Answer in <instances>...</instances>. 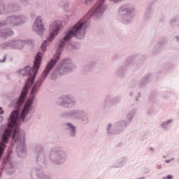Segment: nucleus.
Here are the masks:
<instances>
[{
	"label": "nucleus",
	"mask_w": 179,
	"mask_h": 179,
	"mask_svg": "<svg viewBox=\"0 0 179 179\" xmlns=\"http://www.w3.org/2000/svg\"><path fill=\"white\" fill-rule=\"evenodd\" d=\"M68 160V152L61 147L52 148L49 152V161L57 166L65 164Z\"/></svg>",
	"instance_id": "nucleus-5"
},
{
	"label": "nucleus",
	"mask_w": 179,
	"mask_h": 179,
	"mask_svg": "<svg viewBox=\"0 0 179 179\" xmlns=\"http://www.w3.org/2000/svg\"><path fill=\"white\" fill-rule=\"evenodd\" d=\"M149 150H150V152H155V148H153L152 147H150V148H149Z\"/></svg>",
	"instance_id": "nucleus-42"
},
{
	"label": "nucleus",
	"mask_w": 179,
	"mask_h": 179,
	"mask_svg": "<svg viewBox=\"0 0 179 179\" xmlns=\"http://www.w3.org/2000/svg\"><path fill=\"white\" fill-rule=\"evenodd\" d=\"M93 2H94V0H83V3L87 6H90Z\"/></svg>",
	"instance_id": "nucleus-33"
},
{
	"label": "nucleus",
	"mask_w": 179,
	"mask_h": 179,
	"mask_svg": "<svg viewBox=\"0 0 179 179\" xmlns=\"http://www.w3.org/2000/svg\"><path fill=\"white\" fill-rule=\"evenodd\" d=\"M6 24H10L9 22H8V17L6 18V20L0 21V29L1 27H4Z\"/></svg>",
	"instance_id": "nucleus-30"
},
{
	"label": "nucleus",
	"mask_w": 179,
	"mask_h": 179,
	"mask_svg": "<svg viewBox=\"0 0 179 179\" xmlns=\"http://www.w3.org/2000/svg\"><path fill=\"white\" fill-rule=\"evenodd\" d=\"M162 165H157L156 169H157V170H161V169H162Z\"/></svg>",
	"instance_id": "nucleus-41"
},
{
	"label": "nucleus",
	"mask_w": 179,
	"mask_h": 179,
	"mask_svg": "<svg viewBox=\"0 0 179 179\" xmlns=\"http://www.w3.org/2000/svg\"><path fill=\"white\" fill-rule=\"evenodd\" d=\"M23 42H24V44H28V45L33 44V40L31 39H28L25 41H23Z\"/></svg>",
	"instance_id": "nucleus-36"
},
{
	"label": "nucleus",
	"mask_w": 179,
	"mask_h": 179,
	"mask_svg": "<svg viewBox=\"0 0 179 179\" xmlns=\"http://www.w3.org/2000/svg\"><path fill=\"white\" fill-rule=\"evenodd\" d=\"M9 48V43L8 41L0 44V50H8Z\"/></svg>",
	"instance_id": "nucleus-28"
},
{
	"label": "nucleus",
	"mask_w": 179,
	"mask_h": 179,
	"mask_svg": "<svg viewBox=\"0 0 179 179\" xmlns=\"http://www.w3.org/2000/svg\"><path fill=\"white\" fill-rule=\"evenodd\" d=\"M87 112L80 109H73L60 114L62 118H70L74 121H81L83 124H87Z\"/></svg>",
	"instance_id": "nucleus-6"
},
{
	"label": "nucleus",
	"mask_w": 179,
	"mask_h": 179,
	"mask_svg": "<svg viewBox=\"0 0 179 179\" xmlns=\"http://www.w3.org/2000/svg\"><path fill=\"white\" fill-rule=\"evenodd\" d=\"M174 176L173 175H168L166 177H164L163 179H173Z\"/></svg>",
	"instance_id": "nucleus-38"
},
{
	"label": "nucleus",
	"mask_w": 179,
	"mask_h": 179,
	"mask_svg": "<svg viewBox=\"0 0 179 179\" xmlns=\"http://www.w3.org/2000/svg\"><path fill=\"white\" fill-rule=\"evenodd\" d=\"M127 68L128 67L124 64L117 67L115 71L117 76H119V78H124V75H125V72H127Z\"/></svg>",
	"instance_id": "nucleus-21"
},
{
	"label": "nucleus",
	"mask_w": 179,
	"mask_h": 179,
	"mask_svg": "<svg viewBox=\"0 0 179 179\" xmlns=\"http://www.w3.org/2000/svg\"><path fill=\"white\" fill-rule=\"evenodd\" d=\"M64 127H66L65 130L69 131V136L70 138H76L78 131H76V126L71 122L64 123Z\"/></svg>",
	"instance_id": "nucleus-15"
},
{
	"label": "nucleus",
	"mask_w": 179,
	"mask_h": 179,
	"mask_svg": "<svg viewBox=\"0 0 179 179\" xmlns=\"http://www.w3.org/2000/svg\"><path fill=\"white\" fill-rule=\"evenodd\" d=\"M137 97H138V98L141 97V92H138V93L137 94Z\"/></svg>",
	"instance_id": "nucleus-46"
},
{
	"label": "nucleus",
	"mask_w": 179,
	"mask_h": 179,
	"mask_svg": "<svg viewBox=\"0 0 179 179\" xmlns=\"http://www.w3.org/2000/svg\"><path fill=\"white\" fill-rule=\"evenodd\" d=\"M156 97H157V94L156 93L151 94L150 96V101H151L152 103H155V101H156Z\"/></svg>",
	"instance_id": "nucleus-29"
},
{
	"label": "nucleus",
	"mask_w": 179,
	"mask_h": 179,
	"mask_svg": "<svg viewBox=\"0 0 179 179\" xmlns=\"http://www.w3.org/2000/svg\"><path fill=\"white\" fill-rule=\"evenodd\" d=\"M70 47L71 48V50H79V48H80V43L73 42L71 43Z\"/></svg>",
	"instance_id": "nucleus-27"
},
{
	"label": "nucleus",
	"mask_w": 179,
	"mask_h": 179,
	"mask_svg": "<svg viewBox=\"0 0 179 179\" xmlns=\"http://www.w3.org/2000/svg\"><path fill=\"white\" fill-rule=\"evenodd\" d=\"M136 101H139V97L138 96L136 97Z\"/></svg>",
	"instance_id": "nucleus-48"
},
{
	"label": "nucleus",
	"mask_w": 179,
	"mask_h": 179,
	"mask_svg": "<svg viewBox=\"0 0 179 179\" xmlns=\"http://www.w3.org/2000/svg\"><path fill=\"white\" fill-rule=\"evenodd\" d=\"M153 17V8L148 6L145 12L143 19L144 20H150Z\"/></svg>",
	"instance_id": "nucleus-22"
},
{
	"label": "nucleus",
	"mask_w": 179,
	"mask_h": 179,
	"mask_svg": "<svg viewBox=\"0 0 179 179\" xmlns=\"http://www.w3.org/2000/svg\"><path fill=\"white\" fill-rule=\"evenodd\" d=\"M120 101H121V96H113L108 95L104 99L103 107V108H110L111 106L117 104Z\"/></svg>",
	"instance_id": "nucleus-11"
},
{
	"label": "nucleus",
	"mask_w": 179,
	"mask_h": 179,
	"mask_svg": "<svg viewBox=\"0 0 179 179\" xmlns=\"http://www.w3.org/2000/svg\"><path fill=\"white\" fill-rule=\"evenodd\" d=\"M129 96L130 97H132V96H134V92H129Z\"/></svg>",
	"instance_id": "nucleus-45"
},
{
	"label": "nucleus",
	"mask_w": 179,
	"mask_h": 179,
	"mask_svg": "<svg viewBox=\"0 0 179 179\" xmlns=\"http://www.w3.org/2000/svg\"><path fill=\"white\" fill-rule=\"evenodd\" d=\"M76 103V99L68 95H63L56 99L57 106L63 108H73Z\"/></svg>",
	"instance_id": "nucleus-7"
},
{
	"label": "nucleus",
	"mask_w": 179,
	"mask_h": 179,
	"mask_svg": "<svg viewBox=\"0 0 179 179\" xmlns=\"http://www.w3.org/2000/svg\"><path fill=\"white\" fill-rule=\"evenodd\" d=\"M117 17L122 23H131L135 17V6L128 3L120 6L117 9Z\"/></svg>",
	"instance_id": "nucleus-4"
},
{
	"label": "nucleus",
	"mask_w": 179,
	"mask_h": 179,
	"mask_svg": "<svg viewBox=\"0 0 179 179\" xmlns=\"http://www.w3.org/2000/svg\"><path fill=\"white\" fill-rule=\"evenodd\" d=\"M8 43L9 48H11L12 50H15L16 48L17 50H22V48H24V42L22 40L8 41Z\"/></svg>",
	"instance_id": "nucleus-14"
},
{
	"label": "nucleus",
	"mask_w": 179,
	"mask_h": 179,
	"mask_svg": "<svg viewBox=\"0 0 179 179\" xmlns=\"http://www.w3.org/2000/svg\"><path fill=\"white\" fill-rule=\"evenodd\" d=\"M8 23L12 26H20L24 24L27 21V17L24 15H10L7 19Z\"/></svg>",
	"instance_id": "nucleus-10"
},
{
	"label": "nucleus",
	"mask_w": 179,
	"mask_h": 179,
	"mask_svg": "<svg viewBox=\"0 0 179 179\" xmlns=\"http://www.w3.org/2000/svg\"><path fill=\"white\" fill-rule=\"evenodd\" d=\"M177 162H178V163H179V159H177Z\"/></svg>",
	"instance_id": "nucleus-49"
},
{
	"label": "nucleus",
	"mask_w": 179,
	"mask_h": 179,
	"mask_svg": "<svg viewBox=\"0 0 179 179\" xmlns=\"http://www.w3.org/2000/svg\"><path fill=\"white\" fill-rule=\"evenodd\" d=\"M136 66L137 68H141L146 61V56L145 55H141L139 54H134L130 56H128L126 58L124 65L126 66L127 68L128 66H131V65H134V62L136 61Z\"/></svg>",
	"instance_id": "nucleus-8"
},
{
	"label": "nucleus",
	"mask_w": 179,
	"mask_h": 179,
	"mask_svg": "<svg viewBox=\"0 0 179 179\" xmlns=\"http://www.w3.org/2000/svg\"><path fill=\"white\" fill-rule=\"evenodd\" d=\"M22 5H23V6H29V5H31L30 1L23 0L22 1Z\"/></svg>",
	"instance_id": "nucleus-34"
},
{
	"label": "nucleus",
	"mask_w": 179,
	"mask_h": 179,
	"mask_svg": "<svg viewBox=\"0 0 179 179\" xmlns=\"http://www.w3.org/2000/svg\"><path fill=\"white\" fill-rule=\"evenodd\" d=\"M177 20H178V19L177 18V17H174L173 18H172V19L170 20L171 24H173V23H176V22H177Z\"/></svg>",
	"instance_id": "nucleus-37"
},
{
	"label": "nucleus",
	"mask_w": 179,
	"mask_h": 179,
	"mask_svg": "<svg viewBox=\"0 0 179 179\" xmlns=\"http://www.w3.org/2000/svg\"><path fill=\"white\" fill-rule=\"evenodd\" d=\"M30 177L31 179H48V176L45 175L44 171L40 169H35L30 173Z\"/></svg>",
	"instance_id": "nucleus-12"
},
{
	"label": "nucleus",
	"mask_w": 179,
	"mask_h": 179,
	"mask_svg": "<svg viewBox=\"0 0 179 179\" xmlns=\"http://www.w3.org/2000/svg\"><path fill=\"white\" fill-rule=\"evenodd\" d=\"M35 162L39 167H41V169H45L47 164H48V162L47 161V159H45V155L44 153L35 155Z\"/></svg>",
	"instance_id": "nucleus-13"
},
{
	"label": "nucleus",
	"mask_w": 179,
	"mask_h": 179,
	"mask_svg": "<svg viewBox=\"0 0 179 179\" xmlns=\"http://www.w3.org/2000/svg\"><path fill=\"white\" fill-rule=\"evenodd\" d=\"M6 61V55L3 57L2 59H0V64H3Z\"/></svg>",
	"instance_id": "nucleus-39"
},
{
	"label": "nucleus",
	"mask_w": 179,
	"mask_h": 179,
	"mask_svg": "<svg viewBox=\"0 0 179 179\" xmlns=\"http://www.w3.org/2000/svg\"><path fill=\"white\" fill-rule=\"evenodd\" d=\"M167 44V39L166 38H162L159 43L155 46V48L153 50L154 54H159L160 51L164 48V46Z\"/></svg>",
	"instance_id": "nucleus-18"
},
{
	"label": "nucleus",
	"mask_w": 179,
	"mask_h": 179,
	"mask_svg": "<svg viewBox=\"0 0 179 179\" xmlns=\"http://www.w3.org/2000/svg\"><path fill=\"white\" fill-rule=\"evenodd\" d=\"M171 124H173V120L170 119L169 120H166V122H162L159 125V127L164 131H169Z\"/></svg>",
	"instance_id": "nucleus-23"
},
{
	"label": "nucleus",
	"mask_w": 179,
	"mask_h": 179,
	"mask_svg": "<svg viewBox=\"0 0 179 179\" xmlns=\"http://www.w3.org/2000/svg\"><path fill=\"white\" fill-rule=\"evenodd\" d=\"M136 114V109L134 108L130 110L126 115L125 120H120L115 123L113 125L111 123L108 124L106 127V133L108 135H120L122 134L134 120Z\"/></svg>",
	"instance_id": "nucleus-2"
},
{
	"label": "nucleus",
	"mask_w": 179,
	"mask_h": 179,
	"mask_svg": "<svg viewBox=\"0 0 179 179\" xmlns=\"http://www.w3.org/2000/svg\"><path fill=\"white\" fill-rule=\"evenodd\" d=\"M131 85H133L132 87H134L136 85V81H133Z\"/></svg>",
	"instance_id": "nucleus-43"
},
{
	"label": "nucleus",
	"mask_w": 179,
	"mask_h": 179,
	"mask_svg": "<svg viewBox=\"0 0 179 179\" xmlns=\"http://www.w3.org/2000/svg\"><path fill=\"white\" fill-rule=\"evenodd\" d=\"M15 34V32L10 28L0 30V38H8Z\"/></svg>",
	"instance_id": "nucleus-19"
},
{
	"label": "nucleus",
	"mask_w": 179,
	"mask_h": 179,
	"mask_svg": "<svg viewBox=\"0 0 179 179\" xmlns=\"http://www.w3.org/2000/svg\"><path fill=\"white\" fill-rule=\"evenodd\" d=\"M41 153H44V148L42 145H37L34 148V156H37L38 155H41Z\"/></svg>",
	"instance_id": "nucleus-24"
},
{
	"label": "nucleus",
	"mask_w": 179,
	"mask_h": 179,
	"mask_svg": "<svg viewBox=\"0 0 179 179\" xmlns=\"http://www.w3.org/2000/svg\"><path fill=\"white\" fill-rule=\"evenodd\" d=\"M86 65L88 68H90L92 70L94 66H96V62H90L87 63Z\"/></svg>",
	"instance_id": "nucleus-32"
},
{
	"label": "nucleus",
	"mask_w": 179,
	"mask_h": 179,
	"mask_svg": "<svg viewBox=\"0 0 179 179\" xmlns=\"http://www.w3.org/2000/svg\"><path fill=\"white\" fill-rule=\"evenodd\" d=\"M5 111L3 110V108L2 107H0V124H2V122H3V116H2V115H3Z\"/></svg>",
	"instance_id": "nucleus-31"
},
{
	"label": "nucleus",
	"mask_w": 179,
	"mask_h": 179,
	"mask_svg": "<svg viewBox=\"0 0 179 179\" xmlns=\"http://www.w3.org/2000/svg\"><path fill=\"white\" fill-rule=\"evenodd\" d=\"M6 7V4H5L3 0H0V16H2V15H5Z\"/></svg>",
	"instance_id": "nucleus-25"
},
{
	"label": "nucleus",
	"mask_w": 179,
	"mask_h": 179,
	"mask_svg": "<svg viewBox=\"0 0 179 179\" xmlns=\"http://www.w3.org/2000/svg\"><path fill=\"white\" fill-rule=\"evenodd\" d=\"M173 161H174V158H171L170 159L165 160V163L169 164L170 163V162H173Z\"/></svg>",
	"instance_id": "nucleus-40"
},
{
	"label": "nucleus",
	"mask_w": 179,
	"mask_h": 179,
	"mask_svg": "<svg viewBox=\"0 0 179 179\" xmlns=\"http://www.w3.org/2000/svg\"><path fill=\"white\" fill-rule=\"evenodd\" d=\"M112 59H113V61H117V59H120V55L118 53H115L113 55Z\"/></svg>",
	"instance_id": "nucleus-35"
},
{
	"label": "nucleus",
	"mask_w": 179,
	"mask_h": 179,
	"mask_svg": "<svg viewBox=\"0 0 179 179\" xmlns=\"http://www.w3.org/2000/svg\"><path fill=\"white\" fill-rule=\"evenodd\" d=\"M64 6L66 8V7H68V6H69V3H64Z\"/></svg>",
	"instance_id": "nucleus-44"
},
{
	"label": "nucleus",
	"mask_w": 179,
	"mask_h": 179,
	"mask_svg": "<svg viewBox=\"0 0 179 179\" xmlns=\"http://www.w3.org/2000/svg\"><path fill=\"white\" fill-rule=\"evenodd\" d=\"M75 69H76V66L72 62V60L64 59L54 69L50 74V79L51 80H55V79H58L59 76H62L65 75V73H69L72 72V71H75Z\"/></svg>",
	"instance_id": "nucleus-3"
},
{
	"label": "nucleus",
	"mask_w": 179,
	"mask_h": 179,
	"mask_svg": "<svg viewBox=\"0 0 179 179\" xmlns=\"http://www.w3.org/2000/svg\"><path fill=\"white\" fill-rule=\"evenodd\" d=\"M152 75L150 73L146 74L138 82V87L144 88L148 86L149 82H150V78Z\"/></svg>",
	"instance_id": "nucleus-17"
},
{
	"label": "nucleus",
	"mask_w": 179,
	"mask_h": 179,
	"mask_svg": "<svg viewBox=\"0 0 179 179\" xmlns=\"http://www.w3.org/2000/svg\"><path fill=\"white\" fill-rule=\"evenodd\" d=\"M176 41H178V43H179V36H176Z\"/></svg>",
	"instance_id": "nucleus-47"
},
{
	"label": "nucleus",
	"mask_w": 179,
	"mask_h": 179,
	"mask_svg": "<svg viewBox=\"0 0 179 179\" xmlns=\"http://www.w3.org/2000/svg\"><path fill=\"white\" fill-rule=\"evenodd\" d=\"M92 17L97 18V3H95L89 12L83 16L72 28H69L64 33V37L59 40L57 44L56 54L47 63L45 68L42 72L41 76L35 82L37 73L41 62H43V55L47 50L48 43H51L62 27L61 21H55L50 24L49 37L47 41H44L41 45V50L43 52H37L32 68L30 66H25L22 69H19L17 73H22V76H28L21 94L18 98L12 102L15 108L13 110L7 119L6 124L0 126V131L12 136L13 141H26L24 131L20 130L22 122H27L31 120L33 113V104L36 95L38 93L44 80L50 75V72L54 69V67L61 58V54L64 50L66 43H69L73 37L77 40H83L86 36V29L90 26V19Z\"/></svg>",
	"instance_id": "nucleus-1"
},
{
	"label": "nucleus",
	"mask_w": 179,
	"mask_h": 179,
	"mask_svg": "<svg viewBox=\"0 0 179 179\" xmlns=\"http://www.w3.org/2000/svg\"><path fill=\"white\" fill-rule=\"evenodd\" d=\"M92 70L87 66V64L84 65L82 69L83 75H89Z\"/></svg>",
	"instance_id": "nucleus-26"
},
{
	"label": "nucleus",
	"mask_w": 179,
	"mask_h": 179,
	"mask_svg": "<svg viewBox=\"0 0 179 179\" xmlns=\"http://www.w3.org/2000/svg\"><path fill=\"white\" fill-rule=\"evenodd\" d=\"M127 160H128V158H127V157H122L119 160L115 161L112 165V167H113L114 169L122 167L124 164H127Z\"/></svg>",
	"instance_id": "nucleus-20"
},
{
	"label": "nucleus",
	"mask_w": 179,
	"mask_h": 179,
	"mask_svg": "<svg viewBox=\"0 0 179 179\" xmlns=\"http://www.w3.org/2000/svg\"><path fill=\"white\" fill-rule=\"evenodd\" d=\"M33 31L38 36H40V37L44 36V31H45V27L43 23V20L41 19V17L38 16L36 18L35 22L33 25Z\"/></svg>",
	"instance_id": "nucleus-9"
},
{
	"label": "nucleus",
	"mask_w": 179,
	"mask_h": 179,
	"mask_svg": "<svg viewBox=\"0 0 179 179\" xmlns=\"http://www.w3.org/2000/svg\"><path fill=\"white\" fill-rule=\"evenodd\" d=\"M20 10V6L17 3H10L6 5L5 9V15H8V13H12L13 12H17Z\"/></svg>",
	"instance_id": "nucleus-16"
}]
</instances>
